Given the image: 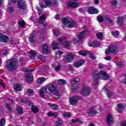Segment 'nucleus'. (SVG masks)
<instances>
[{
  "label": "nucleus",
  "mask_w": 126,
  "mask_h": 126,
  "mask_svg": "<svg viewBox=\"0 0 126 126\" xmlns=\"http://www.w3.org/2000/svg\"><path fill=\"white\" fill-rule=\"evenodd\" d=\"M100 75H103V78L105 80H107L109 78V75H108L106 72L103 70H100L99 72H98L97 70L94 69L92 72V77L94 80V82L95 85L98 84V82H99Z\"/></svg>",
  "instance_id": "nucleus-1"
},
{
  "label": "nucleus",
  "mask_w": 126,
  "mask_h": 126,
  "mask_svg": "<svg viewBox=\"0 0 126 126\" xmlns=\"http://www.w3.org/2000/svg\"><path fill=\"white\" fill-rule=\"evenodd\" d=\"M7 64L4 65L5 69L7 71H14L16 70L18 66V61L15 58L10 59L7 60Z\"/></svg>",
  "instance_id": "nucleus-2"
},
{
  "label": "nucleus",
  "mask_w": 126,
  "mask_h": 126,
  "mask_svg": "<svg viewBox=\"0 0 126 126\" xmlns=\"http://www.w3.org/2000/svg\"><path fill=\"white\" fill-rule=\"evenodd\" d=\"M46 93L54 94L56 96V99H60L61 95L59 93L58 88L54 84H49L45 87Z\"/></svg>",
  "instance_id": "nucleus-3"
},
{
  "label": "nucleus",
  "mask_w": 126,
  "mask_h": 126,
  "mask_svg": "<svg viewBox=\"0 0 126 126\" xmlns=\"http://www.w3.org/2000/svg\"><path fill=\"white\" fill-rule=\"evenodd\" d=\"M74 59V54L70 53L63 57V61L65 63H72Z\"/></svg>",
  "instance_id": "nucleus-4"
},
{
  "label": "nucleus",
  "mask_w": 126,
  "mask_h": 126,
  "mask_svg": "<svg viewBox=\"0 0 126 126\" xmlns=\"http://www.w3.org/2000/svg\"><path fill=\"white\" fill-rule=\"evenodd\" d=\"M17 8L19 10H25L27 8V3L22 0L17 1Z\"/></svg>",
  "instance_id": "nucleus-5"
},
{
  "label": "nucleus",
  "mask_w": 126,
  "mask_h": 126,
  "mask_svg": "<svg viewBox=\"0 0 126 126\" xmlns=\"http://www.w3.org/2000/svg\"><path fill=\"white\" fill-rule=\"evenodd\" d=\"M79 100H81V97L79 95H73L70 98L69 102L71 105H75Z\"/></svg>",
  "instance_id": "nucleus-6"
},
{
  "label": "nucleus",
  "mask_w": 126,
  "mask_h": 126,
  "mask_svg": "<svg viewBox=\"0 0 126 126\" xmlns=\"http://www.w3.org/2000/svg\"><path fill=\"white\" fill-rule=\"evenodd\" d=\"M90 93H91L90 88L84 86L81 91L82 95L85 96V97H87V96H89V95H90Z\"/></svg>",
  "instance_id": "nucleus-7"
},
{
  "label": "nucleus",
  "mask_w": 126,
  "mask_h": 126,
  "mask_svg": "<svg viewBox=\"0 0 126 126\" xmlns=\"http://www.w3.org/2000/svg\"><path fill=\"white\" fill-rule=\"evenodd\" d=\"M51 53V50L49 49V45L46 43L42 44V53L44 55H49Z\"/></svg>",
  "instance_id": "nucleus-8"
},
{
  "label": "nucleus",
  "mask_w": 126,
  "mask_h": 126,
  "mask_svg": "<svg viewBox=\"0 0 126 126\" xmlns=\"http://www.w3.org/2000/svg\"><path fill=\"white\" fill-rule=\"evenodd\" d=\"M106 123L108 126L114 125V118L111 114H108L106 117Z\"/></svg>",
  "instance_id": "nucleus-9"
},
{
  "label": "nucleus",
  "mask_w": 126,
  "mask_h": 126,
  "mask_svg": "<svg viewBox=\"0 0 126 126\" xmlns=\"http://www.w3.org/2000/svg\"><path fill=\"white\" fill-rule=\"evenodd\" d=\"M88 12H89V14H98L99 10L94 7H90L88 9Z\"/></svg>",
  "instance_id": "nucleus-10"
},
{
  "label": "nucleus",
  "mask_w": 126,
  "mask_h": 126,
  "mask_svg": "<svg viewBox=\"0 0 126 126\" xmlns=\"http://www.w3.org/2000/svg\"><path fill=\"white\" fill-rule=\"evenodd\" d=\"M79 6V4L77 2L68 1L67 3V7H71L72 8H76Z\"/></svg>",
  "instance_id": "nucleus-11"
},
{
  "label": "nucleus",
  "mask_w": 126,
  "mask_h": 126,
  "mask_svg": "<svg viewBox=\"0 0 126 126\" xmlns=\"http://www.w3.org/2000/svg\"><path fill=\"white\" fill-rule=\"evenodd\" d=\"M9 40V38L7 35L2 34L0 32V42H2V43H7Z\"/></svg>",
  "instance_id": "nucleus-12"
},
{
  "label": "nucleus",
  "mask_w": 126,
  "mask_h": 126,
  "mask_svg": "<svg viewBox=\"0 0 126 126\" xmlns=\"http://www.w3.org/2000/svg\"><path fill=\"white\" fill-rule=\"evenodd\" d=\"M29 106L32 107V113H34V114H37V113L39 112V108L36 106H34V105L31 102H29Z\"/></svg>",
  "instance_id": "nucleus-13"
},
{
  "label": "nucleus",
  "mask_w": 126,
  "mask_h": 126,
  "mask_svg": "<svg viewBox=\"0 0 126 126\" xmlns=\"http://www.w3.org/2000/svg\"><path fill=\"white\" fill-rule=\"evenodd\" d=\"M89 47H92L93 48H97L100 46V43L97 41H94L92 42L88 43Z\"/></svg>",
  "instance_id": "nucleus-14"
},
{
  "label": "nucleus",
  "mask_w": 126,
  "mask_h": 126,
  "mask_svg": "<svg viewBox=\"0 0 126 126\" xmlns=\"http://www.w3.org/2000/svg\"><path fill=\"white\" fill-rule=\"evenodd\" d=\"M84 63L85 61L84 60H81L78 62H75L73 63V65L75 67H79V66H81V65H83L84 64Z\"/></svg>",
  "instance_id": "nucleus-15"
},
{
  "label": "nucleus",
  "mask_w": 126,
  "mask_h": 126,
  "mask_svg": "<svg viewBox=\"0 0 126 126\" xmlns=\"http://www.w3.org/2000/svg\"><path fill=\"white\" fill-rule=\"evenodd\" d=\"M95 108L94 106H92V107L90 108L87 112L88 114L89 115H97L98 113L96 110H94Z\"/></svg>",
  "instance_id": "nucleus-16"
},
{
  "label": "nucleus",
  "mask_w": 126,
  "mask_h": 126,
  "mask_svg": "<svg viewBox=\"0 0 126 126\" xmlns=\"http://www.w3.org/2000/svg\"><path fill=\"white\" fill-rule=\"evenodd\" d=\"M86 32L87 31L85 30L81 32H79V34H78V38L79 40H82V39H84Z\"/></svg>",
  "instance_id": "nucleus-17"
},
{
  "label": "nucleus",
  "mask_w": 126,
  "mask_h": 126,
  "mask_svg": "<svg viewBox=\"0 0 126 126\" xmlns=\"http://www.w3.org/2000/svg\"><path fill=\"white\" fill-rule=\"evenodd\" d=\"M45 92H46L45 87H42L39 91V95L41 98H44V97H45Z\"/></svg>",
  "instance_id": "nucleus-18"
},
{
  "label": "nucleus",
  "mask_w": 126,
  "mask_h": 126,
  "mask_svg": "<svg viewBox=\"0 0 126 126\" xmlns=\"http://www.w3.org/2000/svg\"><path fill=\"white\" fill-rule=\"evenodd\" d=\"M26 80L27 82H31L33 81V75L32 74H28L26 75Z\"/></svg>",
  "instance_id": "nucleus-19"
},
{
  "label": "nucleus",
  "mask_w": 126,
  "mask_h": 126,
  "mask_svg": "<svg viewBox=\"0 0 126 126\" xmlns=\"http://www.w3.org/2000/svg\"><path fill=\"white\" fill-rule=\"evenodd\" d=\"M108 48H109V50L112 54L116 53V52H117V50H118V47L116 46L113 45H110Z\"/></svg>",
  "instance_id": "nucleus-20"
},
{
  "label": "nucleus",
  "mask_w": 126,
  "mask_h": 126,
  "mask_svg": "<svg viewBox=\"0 0 126 126\" xmlns=\"http://www.w3.org/2000/svg\"><path fill=\"white\" fill-rule=\"evenodd\" d=\"M117 108H118V110H117V112L118 113H122L123 112V111H124V105L123 104V103H118L117 104Z\"/></svg>",
  "instance_id": "nucleus-21"
},
{
  "label": "nucleus",
  "mask_w": 126,
  "mask_h": 126,
  "mask_svg": "<svg viewBox=\"0 0 126 126\" xmlns=\"http://www.w3.org/2000/svg\"><path fill=\"white\" fill-rule=\"evenodd\" d=\"M16 111L17 112L18 115H23L24 111H23V108H22V107L20 106H18L16 107Z\"/></svg>",
  "instance_id": "nucleus-22"
},
{
  "label": "nucleus",
  "mask_w": 126,
  "mask_h": 126,
  "mask_svg": "<svg viewBox=\"0 0 126 126\" xmlns=\"http://www.w3.org/2000/svg\"><path fill=\"white\" fill-rule=\"evenodd\" d=\"M90 51H79L78 52L79 55L80 56H83V57H86L87 55L91 54Z\"/></svg>",
  "instance_id": "nucleus-23"
},
{
  "label": "nucleus",
  "mask_w": 126,
  "mask_h": 126,
  "mask_svg": "<svg viewBox=\"0 0 126 126\" xmlns=\"http://www.w3.org/2000/svg\"><path fill=\"white\" fill-rule=\"evenodd\" d=\"M53 50H60L59 47V43L56 41H53L52 43Z\"/></svg>",
  "instance_id": "nucleus-24"
},
{
  "label": "nucleus",
  "mask_w": 126,
  "mask_h": 126,
  "mask_svg": "<svg viewBox=\"0 0 126 126\" xmlns=\"http://www.w3.org/2000/svg\"><path fill=\"white\" fill-rule=\"evenodd\" d=\"M71 85L73 86L72 91H75L76 89L79 88V83H73Z\"/></svg>",
  "instance_id": "nucleus-25"
},
{
  "label": "nucleus",
  "mask_w": 126,
  "mask_h": 126,
  "mask_svg": "<svg viewBox=\"0 0 126 126\" xmlns=\"http://www.w3.org/2000/svg\"><path fill=\"white\" fill-rule=\"evenodd\" d=\"M13 88L15 91H21V86L20 84H17L14 85Z\"/></svg>",
  "instance_id": "nucleus-26"
},
{
  "label": "nucleus",
  "mask_w": 126,
  "mask_h": 126,
  "mask_svg": "<svg viewBox=\"0 0 126 126\" xmlns=\"http://www.w3.org/2000/svg\"><path fill=\"white\" fill-rule=\"evenodd\" d=\"M48 106H50L51 108H52V110H58L59 109V105L53 104V103H48Z\"/></svg>",
  "instance_id": "nucleus-27"
},
{
  "label": "nucleus",
  "mask_w": 126,
  "mask_h": 126,
  "mask_svg": "<svg viewBox=\"0 0 126 126\" xmlns=\"http://www.w3.org/2000/svg\"><path fill=\"white\" fill-rule=\"evenodd\" d=\"M46 80L45 77H42L41 78H38L36 80V83L38 84H42V83H44V82Z\"/></svg>",
  "instance_id": "nucleus-28"
},
{
  "label": "nucleus",
  "mask_w": 126,
  "mask_h": 126,
  "mask_svg": "<svg viewBox=\"0 0 126 126\" xmlns=\"http://www.w3.org/2000/svg\"><path fill=\"white\" fill-rule=\"evenodd\" d=\"M46 20V16L42 15L39 18L38 22L39 23H43Z\"/></svg>",
  "instance_id": "nucleus-29"
},
{
  "label": "nucleus",
  "mask_w": 126,
  "mask_h": 126,
  "mask_svg": "<svg viewBox=\"0 0 126 126\" xmlns=\"http://www.w3.org/2000/svg\"><path fill=\"white\" fill-rule=\"evenodd\" d=\"M58 84L60 85H65L66 84H67V83H66V81L64 80V79H59L58 81Z\"/></svg>",
  "instance_id": "nucleus-30"
},
{
  "label": "nucleus",
  "mask_w": 126,
  "mask_h": 126,
  "mask_svg": "<svg viewBox=\"0 0 126 126\" xmlns=\"http://www.w3.org/2000/svg\"><path fill=\"white\" fill-rule=\"evenodd\" d=\"M63 52L60 50L58 51L57 52H56V58L57 59V60H59V59H61V55H63Z\"/></svg>",
  "instance_id": "nucleus-31"
},
{
  "label": "nucleus",
  "mask_w": 126,
  "mask_h": 126,
  "mask_svg": "<svg viewBox=\"0 0 126 126\" xmlns=\"http://www.w3.org/2000/svg\"><path fill=\"white\" fill-rule=\"evenodd\" d=\"M62 21L63 24H65V25H66V24H68V23H71V21H69V20H68V19L66 18H63L62 19Z\"/></svg>",
  "instance_id": "nucleus-32"
},
{
  "label": "nucleus",
  "mask_w": 126,
  "mask_h": 126,
  "mask_svg": "<svg viewBox=\"0 0 126 126\" xmlns=\"http://www.w3.org/2000/svg\"><path fill=\"white\" fill-rule=\"evenodd\" d=\"M18 24V25H19V26H21L22 28H24L26 24L25 22L23 20L19 21Z\"/></svg>",
  "instance_id": "nucleus-33"
},
{
  "label": "nucleus",
  "mask_w": 126,
  "mask_h": 126,
  "mask_svg": "<svg viewBox=\"0 0 126 126\" xmlns=\"http://www.w3.org/2000/svg\"><path fill=\"white\" fill-rule=\"evenodd\" d=\"M117 22L119 25H122L124 22L123 18L122 17H117Z\"/></svg>",
  "instance_id": "nucleus-34"
},
{
  "label": "nucleus",
  "mask_w": 126,
  "mask_h": 126,
  "mask_svg": "<svg viewBox=\"0 0 126 126\" xmlns=\"http://www.w3.org/2000/svg\"><path fill=\"white\" fill-rule=\"evenodd\" d=\"M63 117H64V118H70V117H71V113H70V112H65L63 114Z\"/></svg>",
  "instance_id": "nucleus-35"
},
{
  "label": "nucleus",
  "mask_w": 126,
  "mask_h": 126,
  "mask_svg": "<svg viewBox=\"0 0 126 126\" xmlns=\"http://www.w3.org/2000/svg\"><path fill=\"white\" fill-rule=\"evenodd\" d=\"M72 123L73 124L75 123H80V124H83V122L81 121L80 119H72Z\"/></svg>",
  "instance_id": "nucleus-36"
},
{
  "label": "nucleus",
  "mask_w": 126,
  "mask_h": 126,
  "mask_svg": "<svg viewBox=\"0 0 126 126\" xmlns=\"http://www.w3.org/2000/svg\"><path fill=\"white\" fill-rule=\"evenodd\" d=\"M117 0H113L111 1V5L113 8H117Z\"/></svg>",
  "instance_id": "nucleus-37"
},
{
  "label": "nucleus",
  "mask_w": 126,
  "mask_h": 126,
  "mask_svg": "<svg viewBox=\"0 0 126 126\" xmlns=\"http://www.w3.org/2000/svg\"><path fill=\"white\" fill-rule=\"evenodd\" d=\"M62 68V64L61 63H58V65L55 68V70L56 71H60Z\"/></svg>",
  "instance_id": "nucleus-38"
},
{
  "label": "nucleus",
  "mask_w": 126,
  "mask_h": 126,
  "mask_svg": "<svg viewBox=\"0 0 126 126\" xmlns=\"http://www.w3.org/2000/svg\"><path fill=\"white\" fill-rule=\"evenodd\" d=\"M97 21L98 22H103V21H104V17H103L101 15H98L97 16Z\"/></svg>",
  "instance_id": "nucleus-39"
},
{
  "label": "nucleus",
  "mask_w": 126,
  "mask_h": 126,
  "mask_svg": "<svg viewBox=\"0 0 126 126\" xmlns=\"http://www.w3.org/2000/svg\"><path fill=\"white\" fill-rule=\"evenodd\" d=\"M52 32H53L54 36H55V37H58V36H60V33L59 32V31H58V30H53L52 31Z\"/></svg>",
  "instance_id": "nucleus-40"
},
{
  "label": "nucleus",
  "mask_w": 126,
  "mask_h": 126,
  "mask_svg": "<svg viewBox=\"0 0 126 126\" xmlns=\"http://www.w3.org/2000/svg\"><path fill=\"white\" fill-rule=\"evenodd\" d=\"M70 44H71L70 41H65L64 43V47L66 49H68V48L70 47Z\"/></svg>",
  "instance_id": "nucleus-41"
},
{
  "label": "nucleus",
  "mask_w": 126,
  "mask_h": 126,
  "mask_svg": "<svg viewBox=\"0 0 126 126\" xmlns=\"http://www.w3.org/2000/svg\"><path fill=\"white\" fill-rule=\"evenodd\" d=\"M44 2L47 6L52 5V1L50 0H44Z\"/></svg>",
  "instance_id": "nucleus-42"
},
{
  "label": "nucleus",
  "mask_w": 126,
  "mask_h": 126,
  "mask_svg": "<svg viewBox=\"0 0 126 126\" xmlns=\"http://www.w3.org/2000/svg\"><path fill=\"white\" fill-rule=\"evenodd\" d=\"M5 125V119L2 118L0 120V126H4Z\"/></svg>",
  "instance_id": "nucleus-43"
},
{
  "label": "nucleus",
  "mask_w": 126,
  "mask_h": 126,
  "mask_svg": "<svg viewBox=\"0 0 126 126\" xmlns=\"http://www.w3.org/2000/svg\"><path fill=\"white\" fill-rule=\"evenodd\" d=\"M104 19H105V20H106V21H107L108 23H110V24L113 23V21L112 19H111V18L108 16H105Z\"/></svg>",
  "instance_id": "nucleus-44"
},
{
  "label": "nucleus",
  "mask_w": 126,
  "mask_h": 126,
  "mask_svg": "<svg viewBox=\"0 0 126 126\" xmlns=\"http://www.w3.org/2000/svg\"><path fill=\"white\" fill-rule=\"evenodd\" d=\"M104 19H105V20H106V21H107L108 23H110V24L113 23V21L112 19H111V18L108 16H105Z\"/></svg>",
  "instance_id": "nucleus-45"
},
{
  "label": "nucleus",
  "mask_w": 126,
  "mask_h": 126,
  "mask_svg": "<svg viewBox=\"0 0 126 126\" xmlns=\"http://www.w3.org/2000/svg\"><path fill=\"white\" fill-rule=\"evenodd\" d=\"M79 80H80L79 78L76 77L73 79V80L71 81V82L73 83H78V82H79Z\"/></svg>",
  "instance_id": "nucleus-46"
},
{
  "label": "nucleus",
  "mask_w": 126,
  "mask_h": 126,
  "mask_svg": "<svg viewBox=\"0 0 126 126\" xmlns=\"http://www.w3.org/2000/svg\"><path fill=\"white\" fill-rule=\"evenodd\" d=\"M5 107L7 108V110L8 111V112H12V108H11L9 104L6 103Z\"/></svg>",
  "instance_id": "nucleus-47"
},
{
  "label": "nucleus",
  "mask_w": 126,
  "mask_h": 126,
  "mask_svg": "<svg viewBox=\"0 0 126 126\" xmlns=\"http://www.w3.org/2000/svg\"><path fill=\"white\" fill-rule=\"evenodd\" d=\"M104 90L106 92H107V95L108 98H110V97L112 96V93L110 92V91H109V90H108V89H104Z\"/></svg>",
  "instance_id": "nucleus-48"
},
{
  "label": "nucleus",
  "mask_w": 126,
  "mask_h": 126,
  "mask_svg": "<svg viewBox=\"0 0 126 126\" xmlns=\"http://www.w3.org/2000/svg\"><path fill=\"white\" fill-rule=\"evenodd\" d=\"M71 23L69 24L68 25V28H72V27H74L75 25V22L74 21L71 22Z\"/></svg>",
  "instance_id": "nucleus-49"
},
{
  "label": "nucleus",
  "mask_w": 126,
  "mask_h": 126,
  "mask_svg": "<svg viewBox=\"0 0 126 126\" xmlns=\"http://www.w3.org/2000/svg\"><path fill=\"white\" fill-rule=\"evenodd\" d=\"M96 36L98 38V39H99L100 40H102V38L103 37V34L102 33L99 32L96 34Z\"/></svg>",
  "instance_id": "nucleus-50"
},
{
  "label": "nucleus",
  "mask_w": 126,
  "mask_h": 126,
  "mask_svg": "<svg viewBox=\"0 0 126 126\" xmlns=\"http://www.w3.org/2000/svg\"><path fill=\"white\" fill-rule=\"evenodd\" d=\"M111 34L113 36H116V35L118 36V35H119V34H120V32H119L118 31H115L114 32H112Z\"/></svg>",
  "instance_id": "nucleus-51"
},
{
  "label": "nucleus",
  "mask_w": 126,
  "mask_h": 126,
  "mask_svg": "<svg viewBox=\"0 0 126 126\" xmlns=\"http://www.w3.org/2000/svg\"><path fill=\"white\" fill-rule=\"evenodd\" d=\"M38 59L40 61H45L46 60V57L40 55L38 56Z\"/></svg>",
  "instance_id": "nucleus-52"
},
{
  "label": "nucleus",
  "mask_w": 126,
  "mask_h": 126,
  "mask_svg": "<svg viewBox=\"0 0 126 126\" xmlns=\"http://www.w3.org/2000/svg\"><path fill=\"white\" fill-rule=\"evenodd\" d=\"M21 102H22V103L26 104V103L28 102V99L26 97H23L21 99Z\"/></svg>",
  "instance_id": "nucleus-53"
},
{
  "label": "nucleus",
  "mask_w": 126,
  "mask_h": 126,
  "mask_svg": "<svg viewBox=\"0 0 126 126\" xmlns=\"http://www.w3.org/2000/svg\"><path fill=\"white\" fill-rule=\"evenodd\" d=\"M36 33H39L40 35H43L44 34V30L43 29L38 30L35 31Z\"/></svg>",
  "instance_id": "nucleus-54"
},
{
  "label": "nucleus",
  "mask_w": 126,
  "mask_h": 126,
  "mask_svg": "<svg viewBox=\"0 0 126 126\" xmlns=\"http://www.w3.org/2000/svg\"><path fill=\"white\" fill-rule=\"evenodd\" d=\"M58 3V0H51V4L53 5H57Z\"/></svg>",
  "instance_id": "nucleus-55"
},
{
  "label": "nucleus",
  "mask_w": 126,
  "mask_h": 126,
  "mask_svg": "<svg viewBox=\"0 0 126 126\" xmlns=\"http://www.w3.org/2000/svg\"><path fill=\"white\" fill-rule=\"evenodd\" d=\"M30 54L31 55L32 57H33V58H35V57L37 56V54L34 53L33 51H30Z\"/></svg>",
  "instance_id": "nucleus-56"
},
{
  "label": "nucleus",
  "mask_w": 126,
  "mask_h": 126,
  "mask_svg": "<svg viewBox=\"0 0 126 126\" xmlns=\"http://www.w3.org/2000/svg\"><path fill=\"white\" fill-rule=\"evenodd\" d=\"M34 35L33 34H32L29 38L30 41H31V43H34Z\"/></svg>",
  "instance_id": "nucleus-57"
},
{
  "label": "nucleus",
  "mask_w": 126,
  "mask_h": 126,
  "mask_svg": "<svg viewBox=\"0 0 126 126\" xmlns=\"http://www.w3.org/2000/svg\"><path fill=\"white\" fill-rule=\"evenodd\" d=\"M8 9H9V13H10V14H11V13H13V11H14V10L13 9V8L11 6H9L8 7Z\"/></svg>",
  "instance_id": "nucleus-58"
},
{
  "label": "nucleus",
  "mask_w": 126,
  "mask_h": 126,
  "mask_svg": "<svg viewBox=\"0 0 126 126\" xmlns=\"http://www.w3.org/2000/svg\"><path fill=\"white\" fill-rule=\"evenodd\" d=\"M79 11L80 13H85V8H80L79 9Z\"/></svg>",
  "instance_id": "nucleus-59"
},
{
  "label": "nucleus",
  "mask_w": 126,
  "mask_h": 126,
  "mask_svg": "<svg viewBox=\"0 0 126 126\" xmlns=\"http://www.w3.org/2000/svg\"><path fill=\"white\" fill-rule=\"evenodd\" d=\"M89 55H90V59H92V60H93V61H94V60H95V57L94 56L93 54H89Z\"/></svg>",
  "instance_id": "nucleus-60"
},
{
  "label": "nucleus",
  "mask_w": 126,
  "mask_h": 126,
  "mask_svg": "<svg viewBox=\"0 0 126 126\" xmlns=\"http://www.w3.org/2000/svg\"><path fill=\"white\" fill-rule=\"evenodd\" d=\"M105 53L107 55V56L110 55V53H111V51L110 50V49L108 48V50H105Z\"/></svg>",
  "instance_id": "nucleus-61"
},
{
  "label": "nucleus",
  "mask_w": 126,
  "mask_h": 126,
  "mask_svg": "<svg viewBox=\"0 0 126 126\" xmlns=\"http://www.w3.org/2000/svg\"><path fill=\"white\" fill-rule=\"evenodd\" d=\"M28 93H29V94H33V93H34V91L31 89H29L28 90Z\"/></svg>",
  "instance_id": "nucleus-62"
},
{
  "label": "nucleus",
  "mask_w": 126,
  "mask_h": 126,
  "mask_svg": "<svg viewBox=\"0 0 126 126\" xmlns=\"http://www.w3.org/2000/svg\"><path fill=\"white\" fill-rule=\"evenodd\" d=\"M120 125L121 126H126V121H122V122H121Z\"/></svg>",
  "instance_id": "nucleus-63"
},
{
  "label": "nucleus",
  "mask_w": 126,
  "mask_h": 126,
  "mask_svg": "<svg viewBox=\"0 0 126 126\" xmlns=\"http://www.w3.org/2000/svg\"><path fill=\"white\" fill-rule=\"evenodd\" d=\"M63 126V123L59 122V121H58L56 122V126Z\"/></svg>",
  "instance_id": "nucleus-64"
}]
</instances>
